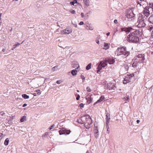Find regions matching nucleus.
<instances>
[{"instance_id": "nucleus-7", "label": "nucleus", "mask_w": 153, "mask_h": 153, "mask_svg": "<svg viewBox=\"0 0 153 153\" xmlns=\"http://www.w3.org/2000/svg\"><path fill=\"white\" fill-rule=\"evenodd\" d=\"M133 76L134 75L133 74L126 75L125 76V84L130 82Z\"/></svg>"}, {"instance_id": "nucleus-23", "label": "nucleus", "mask_w": 153, "mask_h": 153, "mask_svg": "<svg viewBox=\"0 0 153 153\" xmlns=\"http://www.w3.org/2000/svg\"><path fill=\"white\" fill-rule=\"evenodd\" d=\"M23 42H24V41H23L22 42L21 44H22ZM20 44H20V43H18L17 44H15V45H13V47L11 49L12 50H13L16 48V46H17L18 45H20Z\"/></svg>"}, {"instance_id": "nucleus-38", "label": "nucleus", "mask_w": 153, "mask_h": 153, "mask_svg": "<svg viewBox=\"0 0 153 153\" xmlns=\"http://www.w3.org/2000/svg\"><path fill=\"white\" fill-rule=\"evenodd\" d=\"M88 14H87V13L85 14V18H84L85 19H87L88 18V17L89 16L88 15Z\"/></svg>"}, {"instance_id": "nucleus-30", "label": "nucleus", "mask_w": 153, "mask_h": 153, "mask_svg": "<svg viewBox=\"0 0 153 153\" xmlns=\"http://www.w3.org/2000/svg\"><path fill=\"white\" fill-rule=\"evenodd\" d=\"M107 117L106 118V125L107 126H108V123L109 122V120L110 119V118L109 117L108 118V117L107 116V115L106 116Z\"/></svg>"}, {"instance_id": "nucleus-18", "label": "nucleus", "mask_w": 153, "mask_h": 153, "mask_svg": "<svg viewBox=\"0 0 153 153\" xmlns=\"http://www.w3.org/2000/svg\"><path fill=\"white\" fill-rule=\"evenodd\" d=\"M83 2L85 5L87 7H88L90 5V1L89 0H83Z\"/></svg>"}, {"instance_id": "nucleus-28", "label": "nucleus", "mask_w": 153, "mask_h": 153, "mask_svg": "<svg viewBox=\"0 0 153 153\" xmlns=\"http://www.w3.org/2000/svg\"><path fill=\"white\" fill-rule=\"evenodd\" d=\"M26 120V117L24 116L22 117L20 119V121L22 122Z\"/></svg>"}, {"instance_id": "nucleus-17", "label": "nucleus", "mask_w": 153, "mask_h": 153, "mask_svg": "<svg viewBox=\"0 0 153 153\" xmlns=\"http://www.w3.org/2000/svg\"><path fill=\"white\" fill-rule=\"evenodd\" d=\"M104 48H103V49L105 50H107L109 48L110 44L108 43L104 42Z\"/></svg>"}, {"instance_id": "nucleus-11", "label": "nucleus", "mask_w": 153, "mask_h": 153, "mask_svg": "<svg viewBox=\"0 0 153 153\" xmlns=\"http://www.w3.org/2000/svg\"><path fill=\"white\" fill-rule=\"evenodd\" d=\"M94 132L95 134V137L97 138L99 136L98 134V130L97 126H96L94 125Z\"/></svg>"}, {"instance_id": "nucleus-36", "label": "nucleus", "mask_w": 153, "mask_h": 153, "mask_svg": "<svg viewBox=\"0 0 153 153\" xmlns=\"http://www.w3.org/2000/svg\"><path fill=\"white\" fill-rule=\"evenodd\" d=\"M36 92H37V94L38 95H40L41 94V92H40V90H37L36 91Z\"/></svg>"}, {"instance_id": "nucleus-25", "label": "nucleus", "mask_w": 153, "mask_h": 153, "mask_svg": "<svg viewBox=\"0 0 153 153\" xmlns=\"http://www.w3.org/2000/svg\"><path fill=\"white\" fill-rule=\"evenodd\" d=\"M138 63L136 62L134 60V62L133 63L132 65V66L134 67H136L137 66Z\"/></svg>"}, {"instance_id": "nucleus-24", "label": "nucleus", "mask_w": 153, "mask_h": 153, "mask_svg": "<svg viewBox=\"0 0 153 153\" xmlns=\"http://www.w3.org/2000/svg\"><path fill=\"white\" fill-rule=\"evenodd\" d=\"M77 71L76 69H74L72 71L71 73L73 76L76 75L77 74Z\"/></svg>"}, {"instance_id": "nucleus-14", "label": "nucleus", "mask_w": 153, "mask_h": 153, "mask_svg": "<svg viewBox=\"0 0 153 153\" xmlns=\"http://www.w3.org/2000/svg\"><path fill=\"white\" fill-rule=\"evenodd\" d=\"M105 101V98L104 97V95H102L101 96L100 99L97 100V101L94 104V105H95L97 103L102 102H104Z\"/></svg>"}, {"instance_id": "nucleus-31", "label": "nucleus", "mask_w": 153, "mask_h": 153, "mask_svg": "<svg viewBox=\"0 0 153 153\" xmlns=\"http://www.w3.org/2000/svg\"><path fill=\"white\" fill-rule=\"evenodd\" d=\"M88 27H89V29H87L88 30H93L94 29V27H93V26H91L90 25H89Z\"/></svg>"}, {"instance_id": "nucleus-8", "label": "nucleus", "mask_w": 153, "mask_h": 153, "mask_svg": "<svg viewBox=\"0 0 153 153\" xmlns=\"http://www.w3.org/2000/svg\"><path fill=\"white\" fill-rule=\"evenodd\" d=\"M60 135L68 134L70 133V131L65 129H62L59 131Z\"/></svg>"}, {"instance_id": "nucleus-12", "label": "nucleus", "mask_w": 153, "mask_h": 153, "mask_svg": "<svg viewBox=\"0 0 153 153\" xmlns=\"http://www.w3.org/2000/svg\"><path fill=\"white\" fill-rule=\"evenodd\" d=\"M108 88L109 90H114L116 88V87L113 83H109L107 84Z\"/></svg>"}, {"instance_id": "nucleus-58", "label": "nucleus", "mask_w": 153, "mask_h": 153, "mask_svg": "<svg viewBox=\"0 0 153 153\" xmlns=\"http://www.w3.org/2000/svg\"><path fill=\"white\" fill-rule=\"evenodd\" d=\"M55 67H56V66H54V67H53V68H52V70H53V71H55V70L54 69L55 68Z\"/></svg>"}, {"instance_id": "nucleus-54", "label": "nucleus", "mask_w": 153, "mask_h": 153, "mask_svg": "<svg viewBox=\"0 0 153 153\" xmlns=\"http://www.w3.org/2000/svg\"><path fill=\"white\" fill-rule=\"evenodd\" d=\"M100 70L98 69V70L97 71V72L98 73H99V72H100Z\"/></svg>"}, {"instance_id": "nucleus-51", "label": "nucleus", "mask_w": 153, "mask_h": 153, "mask_svg": "<svg viewBox=\"0 0 153 153\" xmlns=\"http://www.w3.org/2000/svg\"><path fill=\"white\" fill-rule=\"evenodd\" d=\"M126 98H125V100H128L129 99V97L128 96V97H126Z\"/></svg>"}, {"instance_id": "nucleus-9", "label": "nucleus", "mask_w": 153, "mask_h": 153, "mask_svg": "<svg viewBox=\"0 0 153 153\" xmlns=\"http://www.w3.org/2000/svg\"><path fill=\"white\" fill-rule=\"evenodd\" d=\"M134 31V30L130 27H125V32L126 33V34H127L129 32L131 33Z\"/></svg>"}, {"instance_id": "nucleus-62", "label": "nucleus", "mask_w": 153, "mask_h": 153, "mask_svg": "<svg viewBox=\"0 0 153 153\" xmlns=\"http://www.w3.org/2000/svg\"><path fill=\"white\" fill-rule=\"evenodd\" d=\"M123 83L124 84V79L123 81Z\"/></svg>"}, {"instance_id": "nucleus-4", "label": "nucleus", "mask_w": 153, "mask_h": 153, "mask_svg": "<svg viewBox=\"0 0 153 153\" xmlns=\"http://www.w3.org/2000/svg\"><path fill=\"white\" fill-rule=\"evenodd\" d=\"M148 21V18L144 16H142L139 17L137 21L138 24L137 25L138 27L140 28L144 27L146 26V23Z\"/></svg>"}, {"instance_id": "nucleus-64", "label": "nucleus", "mask_w": 153, "mask_h": 153, "mask_svg": "<svg viewBox=\"0 0 153 153\" xmlns=\"http://www.w3.org/2000/svg\"><path fill=\"white\" fill-rule=\"evenodd\" d=\"M2 119H3V118H0V120H1Z\"/></svg>"}, {"instance_id": "nucleus-27", "label": "nucleus", "mask_w": 153, "mask_h": 153, "mask_svg": "<svg viewBox=\"0 0 153 153\" xmlns=\"http://www.w3.org/2000/svg\"><path fill=\"white\" fill-rule=\"evenodd\" d=\"M131 65L130 63L125 64V69L127 70V71L128 68V67Z\"/></svg>"}, {"instance_id": "nucleus-22", "label": "nucleus", "mask_w": 153, "mask_h": 153, "mask_svg": "<svg viewBox=\"0 0 153 153\" xmlns=\"http://www.w3.org/2000/svg\"><path fill=\"white\" fill-rule=\"evenodd\" d=\"M9 139L8 138H7L5 140L4 143V144L5 145L7 146L9 143Z\"/></svg>"}, {"instance_id": "nucleus-33", "label": "nucleus", "mask_w": 153, "mask_h": 153, "mask_svg": "<svg viewBox=\"0 0 153 153\" xmlns=\"http://www.w3.org/2000/svg\"><path fill=\"white\" fill-rule=\"evenodd\" d=\"M86 90L88 92H90L91 90L89 87H87L86 88Z\"/></svg>"}, {"instance_id": "nucleus-44", "label": "nucleus", "mask_w": 153, "mask_h": 153, "mask_svg": "<svg viewBox=\"0 0 153 153\" xmlns=\"http://www.w3.org/2000/svg\"><path fill=\"white\" fill-rule=\"evenodd\" d=\"M48 134L47 132H46L44 134H43L42 135V137H45L46 136H47L48 135Z\"/></svg>"}, {"instance_id": "nucleus-52", "label": "nucleus", "mask_w": 153, "mask_h": 153, "mask_svg": "<svg viewBox=\"0 0 153 153\" xmlns=\"http://www.w3.org/2000/svg\"><path fill=\"white\" fill-rule=\"evenodd\" d=\"M37 93H34L33 94V95L34 96H36L37 95Z\"/></svg>"}, {"instance_id": "nucleus-46", "label": "nucleus", "mask_w": 153, "mask_h": 153, "mask_svg": "<svg viewBox=\"0 0 153 153\" xmlns=\"http://www.w3.org/2000/svg\"><path fill=\"white\" fill-rule=\"evenodd\" d=\"M71 13L73 14H74L76 12L74 10H73L71 11H70Z\"/></svg>"}, {"instance_id": "nucleus-57", "label": "nucleus", "mask_w": 153, "mask_h": 153, "mask_svg": "<svg viewBox=\"0 0 153 153\" xmlns=\"http://www.w3.org/2000/svg\"><path fill=\"white\" fill-rule=\"evenodd\" d=\"M140 122V120H137V123H138Z\"/></svg>"}, {"instance_id": "nucleus-50", "label": "nucleus", "mask_w": 153, "mask_h": 153, "mask_svg": "<svg viewBox=\"0 0 153 153\" xmlns=\"http://www.w3.org/2000/svg\"><path fill=\"white\" fill-rule=\"evenodd\" d=\"M27 105V104L26 103H24L22 105V107H25Z\"/></svg>"}, {"instance_id": "nucleus-49", "label": "nucleus", "mask_w": 153, "mask_h": 153, "mask_svg": "<svg viewBox=\"0 0 153 153\" xmlns=\"http://www.w3.org/2000/svg\"><path fill=\"white\" fill-rule=\"evenodd\" d=\"M81 15L82 18H84L85 17L84 13H82L81 14Z\"/></svg>"}, {"instance_id": "nucleus-13", "label": "nucleus", "mask_w": 153, "mask_h": 153, "mask_svg": "<svg viewBox=\"0 0 153 153\" xmlns=\"http://www.w3.org/2000/svg\"><path fill=\"white\" fill-rule=\"evenodd\" d=\"M150 8H148V9H145L144 11V15H143L142 16H144L146 17L147 18L148 16L150 14Z\"/></svg>"}, {"instance_id": "nucleus-1", "label": "nucleus", "mask_w": 153, "mask_h": 153, "mask_svg": "<svg viewBox=\"0 0 153 153\" xmlns=\"http://www.w3.org/2000/svg\"><path fill=\"white\" fill-rule=\"evenodd\" d=\"M77 122L79 123L84 124L85 127L87 129L91 127L92 123L91 118L88 114L82 116L77 120Z\"/></svg>"}, {"instance_id": "nucleus-32", "label": "nucleus", "mask_w": 153, "mask_h": 153, "mask_svg": "<svg viewBox=\"0 0 153 153\" xmlns=\"http://www.w3.org/2000/svg\"><path fill=\"white\" fill-rule=\"evenodd\" d=\"M149 7L150 8H149L150 9V10H151V9H153V3H151L149 4Z\"/></svg>"}, {"instance_id": "nucleus-34", "label": "nucleus", "mask_w": 153, "mask_h": 153, "mask_svg": "<svg viewBox=\"0 0 153 153\" xmlns=\"http://www.w3.org/2000/svg\"><path fill=\"white\" fill-rule=\"evenodd\" d=\"M102 68L103 67L102 66H101V65H100V64H99V65L97 67V68L100 71L102 70Z\"/></svg>"}, {"instance_id": "nucleus-19", "label": "nucleus", "mask_w": 153, "mask_h": 153, "mask_svg": "<svg viewBox=\"0 0 153 153\" xmlns=\"http://www.w3.org/2000/svg\"><path fill=\"white\" fill-rule=\"evenodd\" d=\"M107 63L103 61H101L100 62V65H101L103 68L105 67L107 65Z\"/></svg>"}, {"instance_id": "nucleus-56", "label": "nucleus", "mask_w": 153, "mask_h": 153, "mask_svg": "<svg viewBox=\"0 0 153 153\" xmlns=\"http://www.w3.org/2000/svg\"><path fill=\"white\" fill-rule=\"evenodd\" d=\"M110 33L109 32H108V33H107L106 34V35L107 36H109V35H110Z\"/></svg>"}, {"instance_id": "nucleus-60", "label": "nucleus", "mask_w": 153, "mask_h": 153, "mask_svg": "<svg viewBox=\"0 0 153 153\" xmlns=\"http://www.w3.org/2000/svg\"><path fill=\"white\" fill-rule=\"evenodd\" d=\"M124 28H122L121 29V31H123V30H124Z\"/></svg>"}, {"instance_id": "nucleus-53", "label": "nucleus", "mask_w": 153, "mask_h": 153, "mask_svg": "<svg viewBox=\"0 0 153 153\" xmlns=\"http://www.w3.org/2000/svg\"><path fill=\"white\" fill-rule=\"evenodd\" d=\"M92 13L91 11L90 10L87 13V14L90 13Z\"/></svg>"}, {"instance_id": "nucleus-15", "label": "nucleus", "mask_w": 153, "mask_h": 153, "mask_svg": "<svg viewBox=\"0 0 153 153\" xmlns=\"http://www.w3.org/2000/svg\"><path fill=\"white\" fill-rule=\"evenodd\" d=\"M92 95H88L86 97V99L87 101V102L89 104L92 101L93 98L91 97Z\"/></svg>"}, {"instance_id": "nucleus-47", "label": "nucleus", "mask_w": 153, "mask_h": 153, "mask_svg": "<svg viewBox=\"0 0 153 153\" xmlns=\"http://www.w3.org/2000/svg\"><path fill=\"white\" fill-rule=\"evenodd\" d=\"M84 24V22L82 21L80 22L79 23V25H83Z\"/></svg>"}, {"instance_id": "nucleus-37", "label": "nucleus", "mask_w": 153, "mask_h": 153, "mask_svg": "<svg viewBox=\"0 0 153 153\" xmlns=\"http://www.w3.org/2000/svg\"><path fill=\"white\" fill-rule=\"evenodd\" d=\"M130 54L129 52L128 51H126L125 52V56L126 55L127 56L128 55Z\"/></svg>"}, {"instance_id": "nucleus-39", "label": "nucleus", "mask_w": 153, "mask_h": 153, "mask_svg": "<svg viewBox=\"0 0 153 153\" xmlns=\"http://www.w3.org/2000/svg\"><path fill=\"white\" fill-rule=\"evenodd\" d=\"M62 82L61 80H57L56 82V83L58 84H60Z\"/></svg>"}, {"instance_id": "nucleus-48", "label": "nucleus", "mask_w": 153, "mask_h": 153, "mask_svg": "<svg viewBox=\"0 0 153 153\" xmlns=\"http://www.w3.org/2000/svg\"><path fill=\"white\" fill-rule=\"evenodd\" d=\"M114 22L115 24H117L118 23V21L117 19H115L114 20Z\"/></svg>"}, {"instance_id": "nucleus-55", "label": "nucleus", "mask_w": 153, "mask_h": 153, "mask_svg": "<svg viewBox=\"0 0 153 153\" xmlns=\"http://www.w3.org/2000/svg\"><path fill=\"white\" fill-rule=\"evenodd\" d=\"M5 50H6L5 49V48H3V49H2V51L3 52H4V51H5Z\"/></svg>"}, {"instance_id": "nucleus-42", "label": "nucleus", "mask_w": 153, "mask_h": 153, "mask_svg": "<svg viewBox=\"0 0 153 153\" xmlns=\"http://www.w3.org/2000/svg\"><path fill=\"white\" fill-rule=\"evenodd\" d=\"M55 126V125L54 124H53L49 128V129L50 130H51V129H52V128H53Z\"/></svg>"}, {"instance_id": "nucleus-5", "label": "nucleus", "mask_w": 153, "mask_h": 153, "mask_svg": "<svg viewBox=\"0 0 153 153\" xmlns=\"http://www.w3.org/2000/svg\"><path fill=\"white\" fill-rule=\"evenodd\" d=\"M145 55L143 54H139L135 57L134 61L139 63H142L145 60Z\"/></svg>"}, {"instance_id": "nucleus-43", "label": "nucleus", "mask_w": 153, "mask_h": 153, "mask_svg": "<svg viewBox=\"0 0 153 153\" xmlns=\"http://www.w3.org/2000/svg\"><path fill=\"white\" fill-rule=\"evenodd\" d=\"M5 113L3 112V111H1L0 112V114L1 116H4V115Z\"/></svg>"}, {"instance_id": "nucleus-29", "label": "nucleus", "mask_w": 153, "mask_h": 153, "mask_svg": "<svg viewBox=\"0 0 153 153\" xmlns=\"http://www.w3.org/2000/svg\"><path fill=\"white\" fill-rule=\"evenodd\" d=\"M91 66V63L89 64L86 67V69L87 70H88L90 69Z\"/></svg>"}, {"instance_id": "nucleus-20", "label": "nucleus", "mask_w": 153, "mask_h": 153, "mask_svg": "<svg viewBox=\"0 0 153 153\" xmlns=\"http://www.w3.org/2000/svg\"><path fill=\"white\" fill-rule=\"evenodd\" d=\"M148 20L150 23L153 24V15L150 16L148 19Z\"/></svg>"}, {"instance_id": "nucleus-16", "label": "nucleus", "mask_w": 153, "mask_h": 153, "mask_svg": "<svg viewBox=\"0 0 153 153\" xmlns=\"http://www.w3.org/2000/svg\"><path fill=\"white\" fill-rule=\"evenodd\" d=\"M105 62L106 63H108L110 64H112L114 63L115 61L114 59H105Z\"/></svg>"}, {"instance_id": "nucleus-41", "label": "nucleus", "mask_w": 153, "mask_h": 153, "mask_svg": "<svg viewBox=\"0 0 153 153\" xmlns=\"http://www.w3.org/2000/svg\"><path fill=\"white\" fill-rule=\"evenodd\" d=\"M81 78L83 80H83L85 79V77L83 75H81Z\"/></svg>"}, {"instance_id": "nucleus-40", "label": "nucleus", "mask_w": 153, "mask_h": 153, "mask_svg": "<svg viewBox=\"0 0 153 153\" xmlns=\"http://www.w3.org/2000/svg\"><path fill=\"white\" fill-rule=\"evenodd\" d=\"M84 105L82 103H81L79 105V106H80V108H81L84 107Z\"/></svg>"}, {"instance_id": "nucleus-61", "label": "nucleus", "mask_w": 153, "mask_h": 153, "mask_svg": "<svg viewBox=\"0 0 153 153\" xmlns=\"http://www.w3.org/2000/svg\"><path fill=\"white\" fill-rule=\"evenodd\" d=\"M1 14H2L1 13L0 14V20L1 19Z\"/></svg>"}, {"instance_id": "nucleus-63", "label": "nucleus", "mask_w": 153, "mask_h": 153, "mask_svg": "<svg viewBox=\"0 0 153 153\" xmlns=\"http://www.w3.org/2000/svg\"><path fill=\"white\" fill-rule=\"evenodd\" d=\"M74 26H75V27H76L77 26V25H75Z\"/></svg>"}, {"instance_id": "nucleus-2", "label": "nucleus", "mask_w": 153, "mask_h": 153, "mask_svg": "<svg viewBox=\"0 0 153 153\" xmlns=\"http://www.w3.org/2000/svg\"><path fill=\"white\" fill-rule=\"evenodd\" d=\"M138 31L134 30L133 32L130 33L127 36V40L130 42L137 43L139 41V38L138 37Z\"/></svg>"}, {"instance_id": "nucleus-26", "label": "nucleus", "mask_w": 153, "mask_h": 153, "mask_svg": "<svg viewBox=\"0 0 153 153\" xmlns=\"http://www.w3.org/2000/svg\"><path fill=\"white\" fill-rule=\"evenodd\" d=\"M22 97L25 99H28L29 98V96L25 94H24L22 95Z\"/></svg>"}, {"instance_id": "nucleus-6", "label": "nucleus", "mask_w": 153, "mask_h": 153, "mask_svg": "<svg viewBox=\"0 0 153 153\" xmlns=\"http://www.w3.org/2000/svg\"><path fill=\"white\" fill-rule=\"evenodd\" d=\"M124 51V47H122L120 48H118L115 51V54L117 56H119L123 54Z\"/></svg>"}, {"instance_id": "nucleus-3", "label": "nucleus", "mask_w": 153, "mask_h": 153, "mask_svg": "<svg viewBox=\"0 0 153 153\" xmlns=\"http://www.w3.org/2000/svg\"><path fill=\"white\" fill-rule=\"evenodd\" d=\"M134 17L133 9L130 8L127 9L125 12V21L127 22L131 21Z\"/></svg>"}, {"instance_id": "nucleus-21", "label": "nucleus", "mask_w": 153, "mask_h": 153, "mask_svg": "<svg viewBox=\"0 0 153 153\" xmlns=\"http://www.w3.org/2000/svg\"><path fill=\"white\" fill-rule=\"evenodd\" d=\"M77 3V1L76 0H74L73 1H71L70 2V4H71L75 6H76V5L75 4Z\"/></svg>"}, {"instance_id": "nucleus-35", "label": "nucleus", "mask_w": 153, "mask_h": 153, "mask_svg": "<svg viewBox=\"0 0 153 153\" xmlns=\"http://www.w3.org/2000/svg\"><path fill=\"white\" fill-rule=\"evenodd\" d=\"M95 42L97 44H100L99 41V39L98 38H96V39Z\"/></svg>"}, {"instance_id": "nucleus-45", "label": "nucleus", "mask_w": 153, "mask_h": 153, "mask_svg": "<svg viewBox=\"0 0 153 153\" xmlns=\"http://www.w3.org/2000/svg\"><path fill=\"white\" fill-rule=\"evenodd\" d=\"M80 97V96L79 95V94H77V97H76V100H78L79 99Z\"/></svg>"}, {"instance_id": "nucleus-59", "label": "nucleus", "mask_w": 153, "mask_h": 153, "mask_svg": "<svg viewBox=\"0 0 153 153\" xmlns=\"http://www.w3.org/2000/svg\"><path fill=\"white\" fill-rule=\"evenodd\" d=\"M3 134L2 133H0V137H2L3 135Z\"/></svg>"}, {"instance_id": "nucleus-10", "label": "nucleus", "mask_w": 153, "mask_h": 153, "mask_svg": "<svg viewBox=\"0 0 153 153\" xmlns=\"http://www.w3.org/2000/svg\"><path fill=\"white\" fill-rule=\"evenodd\" d=\"M62 31V33L68 34L72 32V30L71 27H67L65 30H63Z\"/></svg>"}]
</instances>
